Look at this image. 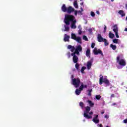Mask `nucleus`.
Instances as JSON below:
<instances>
[{"label": "nucleus", "mask_w": 127, "mask_h": 127, "mask_svg": "<svg viewBox=\"0 0 127 127\" xmlns=\"http://www.w3.org/2000/svg\"><path fill=\"white\" fill-rule=\"evenodd\" d=\"M73 71H75V69H73Z\"/></svg>", "instance_id": "bf43d9fd"}, {"label": "nucleus", "mask_w": 127, "mask_h": 127, "mask_svg": "<svg viewBox=\"0 0 127 127\" xmlns=\"http://www.w3.org/2000/svg\"><path fill=\"white\" fill-rule=\"evenodd\" d=\"M81 91H82L81 90H80V89H76L75 90V94L77 95H80V94H81Z\"/></svg>", "instance_id": "aec40b11"}, {"label": "nucleus", "mask_w": 127, "mask_h": 127, "mask_svg": "<svg viewBox=\"0 0 127 127\" xmlns=\"http://www.w3.org/2000/svg\"><path fill=\"white\" fill-rule=\"evenodd\" d=\"M84 88H87V85H84Z\"/></svg>", "instance_id": "3c124183"}, {"label": "nucleus", "mask_w": 127, "mask_h": 127, "mask_svg": "<svg viewBox=\"0 0 127 127\" xmlns=\"http://www.w3.org/2000/svg\"><path fill=\"white\" fill-rule=\"evenodd\" d=\"M118 69H122V66H118Z\"/></svg>", "instance_id": "de8ad7c7"}, {"label": "nucleus", "mask_w": 127, "mask_h": 127, "mask_svg": "<svg viewBox=\"0 0 127 127\" xmlns=\"http://www.w3.org/2000/svg\"><path fill=\"white\" fill-rule=\"evenodd\" d=\"M92 94V89L88 90V96H91Z\"/></svg>", "instance_id": "2f4dec72"}, {"label": "nucleus", "mask_w": 127, "mask_h": 127, "mask_svg": "<svg viewBox=\"0 0 127 127\" xmlns=\"http://www.w3.org/2000/svg\"><path fill=\"white\" fill-rule=\"evenodd\" d=\"M97 39H98L99 42H104V40L106 39H104V38L102 37V35H101V34H99L98 35Z\"/></svg>", "instance_id": "ddd939ff"}, {"label": "nucleus", "mask_w": 127, "mask_h": 127, "mask_svg": "<svg viewBox=\"0 0 127 127\" xmlns=\"http://www.w3.org/2000/svg\"><path fill=\"white\" fill-rule=\"evenodd\" d=\"M83 123H85V122H86V120L84 119V120H83Z\"/></svg>", "instance_id": "5fc2aeb1"}, {"label": "nucleus", "mask_w": 127, "mask_h": 127, "mask_svg": "<svg viewBox=\"0 0 127 127\" xmlns=\"http://www.w3.org/2000/svg\"><path fill=\"white\" fill-rule=\"evenodd\" d=\"M99 127H103V125L100 124V126H99Z\"/></svg>", "instance_id": "603ef678"}, {"label": "nucleus", "mask_w": 127, "mask_h": 127, "mask_svg": "<svg viewBox=\"0 0 127 127\" xmlns=\"http://www.w3.org/2000/svg\"><path fill=\"white\" fill-rule=\"evenodd\" d=\"M73 11H75V9L72 7V6H69L68 7H67V9L66 10V12H67V13H71V12H73Z\"/></svg>", "instance_id": "4468645a"}, {"label": "nucleus", "mask_w": 127, "mask_h": 127, "mask_svg": "<svg viewBox=\"0 0 127 127\" xmlns=\"http://www.w3.org/2000/svg\"><path fill=\"white\" fill-rule=\"evenodd\" d=\"M91 108L89 106L85 107V110L84 111L83 114V117L85 118V119H87V120H90L93 118V112L91 111Z\"/></svg>", "instance_id": "f03ea898"}, {"label": "nucleus", "mask_w": 127, "mask_h": 127, "mask_svg": "<svg viewBox=\"0 0 127 127\" xmlns=\"http://www.w3.org/2000/svg\"><path fill=\"white\" fill-rule=\"evenodd\" d=\"M71 38L72 39H74V40H75V41H76L77 42H78V43H82L81 42V37H77V36H76V34L72 33L71 34Z\"/></svg>", "instance_id": "0eeeda50"}, {"label": "nucleus", "mask_w": 127, "mask_h": 127, "mask_svg": "<svg viewBox=\"0 0 127 127\" xmlns=\"http://www.w3.org/2000/svg\"><path fill=\"white\" fill-rule=\"evenodd\" d=\"M114 28L113 31L115 32L117 38H120V36H119V29L118 28V25H115L114 26Z\"/></svg>", "instance_id": "1a4fd4ad"}, {"label": "nucleus", "mask_w": 127, "mask_h": 127, "mask_svg": "<svg viewBox=\"0 0 127 127\" xmlns=\"http://www.w3.org/2000/svg\"><path fill=\"white\" fill-rule=\"evenodd\" d=\"M103 83H105L106 84V86H109L110 85V82L109 81V80H108V78H107V76H104L101 77L99 79V84L100 85H102Z\"/></svg>", "instance_id": "423d86ee"}, {"label": "nucleus", "mask_w": 127, "mask_h": 127, "mask_svg": "<svg viewBox=\"0 0 127 127\" xmlns=\"http://www.w3.org/2000/svg\"><path fill=\"white\" fill-rule=\"evenodd\" d=\"M105 119H108L109 118V115H105Z\"/></svg>", "instance_id": "79ce46f5"}, {"label": "nucleus", "mask_w": 127, "mask_h": 127, "mask_svg": "<svg viewBox=\"0 0 127 127\" xmlns=\"http://www.w3.org/2000/svg\"><path fill=\"white\" fill-rule=\"evenodd\" d=\"M90 14L92 17H95V13L94 12L91 11Z\"/></svg>", "instance_id": "473e14b6"}, {"label": "nucleus", "mask_w": 127, "mask_h": 127, "mask_svg": "<svg viewBox=\"0 0 127 127\" xmlns=\"http://www.w3.org/2000/svg\"><path fill=\"white\" fill-rule=\"evenodd\" d=\"M93 53L95 55H98V54H101V56H104V54H103V52L101 51L100 49H98L96 48H95L93 50Z\"/></svg>", "instance_id": "9d476101"}, {"label": "nucleus", "mask_w": 127, "mask_h": 127, "mask_svg": "<svg viewBox=\"0 0 127 127\" xmlns=\"http://www.w3.org/2000/svg\"><path fill=\"white\" fill-rule=\"evenodd\" d=\"M71 84L75 87V88H79L80 86V83H81V80H80V78H74L73 75H71Z\"/></svg>", "instance_id": "7ed1b4c3"}, {"label": "nucleus", "mask_w": 127, "mask_h": 127, "mask_svg": "<svg viewBox=\"0 0 127 127\" xmlns=\"http://www.w3.org/2000/svg\"><path fill=\"white\" fill-rule=\"evenodd\" d=\"M68 17H71V16H68V14L65 15V18L64 19V22L65 24V25H64V31H69V29H70V28L69 27L70 22L68 19Z\"/></svg>", "instance_id": "39448f33"}, {"label": "nucleus", "mask_w": 127, "mask_h": 127, "mask_svg": "<svg viewBox=\"0 0 127 127\" xmlns=\"http://www.w3.org/2000/svg\"><path fill=\"white\" fill-rule=\"evenodd\" d=\"M125 31H127V28H125Z\"/></svg>", "instance_id": "864d4df0"}, {"label": "nucleus", "mask_w": 127, "mask_h": 127, "mask_svg": "<svg viewBox=\"0 0 127 127\" xmlns=\"http://www.w3.org/2000/svg\"><path fill=\"white\" fill-rule=\"evenodd\" d=\"M126 9H127V3L126 4Z\"/></svg>", "instance_id": "6e6d98bb"}, {"label": "nucleus", "mask_w": 127, "mask_h": 127, "mask_svg": "<svg viewBox=\"0 0 127 127\" xmlns=\"http://www.w3.org/2000/svg\"><path fill=\"white\" fill-rule=\"evenodd\" d=\"M80 9H81V11L82 12V11H84V9H83V8H82V7H81L80 8Z\"/></svg>", "instance_id": "49530a36"}, {"label": "nucleus", "mask_w": 127, "mask_h": 127, "mask_svg": "<svg viewBox=\"0 0 127 127\" xmlns=\"http://www.w3.org/2000/svg\"><path fill=\"white\" fill-rule=\"evenodd\" d=\"M88 31L89 32H90V33H92V31H93V30L92 29H88Z\"/></svg>", "instance_id": "e433bc0d"}, {"label": "nucleus", "mask_w": 127, "mask_h": 127, "mask_svg": "<svg viewBox=\"0 0 127 127\" xmlns=\"http://www.w3.org/2000/svg\"><path fill=\"white\" fill-rule=\"evenodd\" d=\"M92 122L95 124H99L100 123V120L99 119V115H94L92 119Z\"/></svg>", "instance_id": "9b49d317"}, {"label": "nucleus", "mask_w": 127, "mask_h": 127, "mask_svg": "<svg viewBox=\"0 0 127 127\" xmlns=\"http://www.w3.org/2000/svg\"><path fill=\"white\" fill-rule=\"evenodd\" d=\"M119 39H114L113 40V42L114 43H116V44H118L119 43Z\"/></svg>", "instance_id": "393cba45"}, {"label": "nucleus", "mask_w": 127, "mask_h": 127, "mask_svg": "<svg viewBox=\"0 0 127 127\" xmlns=\"http://www.w3.org/2000/svg\"><path fill=\"white\" fill-rule=\"evenodd\" d=\"M96 13H97V14L99 15L100 14V11H97Z\"/></svg>", "instance_id": "37998d69"}, {"label": "nucleus", "mask_w": 127, "mask_h": 127, "mask_svg": "<svg viewBox=\"0 0 127 127\" xmlns=\"http://www.w3.org/2000/svg\"><path fill=\"white\" fill-rule=\"evenodd\" d=\"M124 124H127V119L124 120Z\"/></svg>", "instance_id": "a19ab883"}, {"label": "nucleus", "mask_w": 127, "mask_h": 127, "mask_svg": "<svg viewBox=\"0 0 127 127\" xmlns=\"http://www.w3.org/2000/svg\"><path fill=\"white\" fill-rule=\"evenodd\" d=\"M95 98L97 100H100V99H101V95H96Z\"/></svg>", "instance_id": "c756f323"}, {"label": "nucleus", "mask_w": 127, "mask_h": 127, "mask_svg": "<svg viewBox=\"0 0 127 127\" xmlns=\"http://www.w3.org/2000/svg\"><path fill=\"white\" fill-rule=\"evenodd\" d=\"M100 126H101V124H99V123H98V124L97 125V127H100Z\"/></svg>", "instance_id": "a18cd8bd"}, {"label": "nucleus", "mask_w": 127, "mask_h": 127, "mask_svg": "<svg viewBox=\"0 0 127 127\" xmlns=\"http://www.w3.org/2000/svg\"><path fill=\"white\" fill-rule=\"evenodd\" d=\"M67 49H69L71 52H74L73 53L71 54L70 55V52L67 53V55L68 58H70L71 56H73V62L74 63H77L79 61V59H78V57L76 56V54L79 55L80 54V52L82 51V46L81 45H78L76 46V47H74V46H72L71 45H68L67 46Z\"/></svg>", "instance_id": "f257e3e1"}, {"label": "nucleus", "mask_w": 127, "mask_h": 127, "mask_svg": "<svg viewBox=\"0 0 127 127\" xmlns=\"http://www.w3.org/2000/svg\"><path fill=\"white\" fill-rule=\"evenodd\" d=\"M68 16H70V17L68 18V19L69 22H70V21L71 22V28L72 29H75V28H77V26L75 25L77 21L75 19V17L71 15H68Z\"/></svg>", "instance_id": "20e7f679"}, {"label": "nucleus", "mask_w": 127, "mask_h": 127, "mask_svg": "<svg viewBox=\"0 0 127 127\" xmlns=\"http://www.w3.org/2000/svg\"><path fill=\"white\" fill-rule=\"evenodd\" d=\"M116 105H117V103H114L112 104L111 105V106H116Z\"/></svg>", "instance_id": "c03bdc74"}, {"label": "nucleus", "mask_w": 127, "mask_h": 127, "mask_svg": "<svg viewBox=\"0 0 127 127\" xmlns=\"http://www.w3.org/2000/svg\"><path fill=\"white\" fill-rule=\"evenodd\" d=\"M103 42H104L105 46H108V45H109V42H108L107 39H105Z\"/></svg>", "instance_id": "a878e982"}, {"label": "nucleus", "mask_w": 127, "mask_h": 127, "mask_svg": "<svg viewBox=\"0 0 127 127\" xmlns=\"http://www.w3.org/2000/svg\"><path fill=\"white\" fill-rule=\"evenodd\" d=\"M79 106H80V107H81V109H84V103H83V102H80L79 103Z\"/></svg>", "instance_id": "bb28decb"}, {"label": "nucleus", "mask_w": 127, "mask_h": 127, "mask_svg": "<svg viewBox=\"0 0 127 127\" xmlns=\"http://www.w3.org/2000/svg\"><path fill=\"white\" fill-rule=\"evenodd\" d=\"M80 0V1H82L83 0Z\"/></svg>", "instance_id": "13d9d810"}, {"label": "nucleus", "mask_w": 127, "mask_h": 127, "mask_svg": "<svg viewBox=\"0 0 127 127\" xmlns=\"http://www.w3.org/2000/svg\"><path fill=\"white\" fill-rule=\"evenodd\" d=\"M81 5H83V4H84V2H82L81 3H80Z\"/></svg>", "instance_id": "8fccbe9b"}, {"label": "nucleus", "mask_w": 127, "mask_h": 127, "mask_svg": "<svg viewBox=\"0 0 127 127\" xmlns=\"http://www.w3.org/2000/svg\"><path fill=\"white\" fill-rule=\"evenodd\" d=\"M95 47V43H92L91 44V48H94Z\"/></svg>", "instance_id": "f704fd0d"}, {"label": "nucleus", "mask_w": 127, "mask_h": 127, "mask_svg": "<svg viewBox=\"0 0 127 127\" xmlns=\"http://www.w3.org/2000/svg\"><path fill=\"white\" fill-rule=\"evenodd\" d=\"M79 89L82 91L84 89V84L83 83H81V86L79 87Z\"/></svg>", "instance_id": "c85d7f7f"}, {"label": "nucleus", "mask_w": 127, "mask_h": 127, "mask_svg": "<svg viewBox=\"0 0 127 127\" xmlns=\"http://www.w3.org/2000/svg\"><path fill=\"white\" fill-rule=\"evenodd\" d=\"M85 69H86V67H85V66L82 67L81 69V72L82 74H84V71H85Z\"/></svg>", "instance_id": "cd10ccee"}, {"label": "nucleus", "mask_w": 127, "mask_h": 127, "mask_svg": "<svg viewBox=\"0 0 127 127\" xmlns=\"http://www.w3.org/2000/svg\"><path fill=\"white\" fill-rule=\"evenodd\" d=\"M110 47L113 49V50H116V49H117V46L113 44L110 45Z\"/></svg>", "instance_id": "5701e85b"}, {"label": "nucleus", "mask_w": 127, "mask_h": 127, "mask_svg": "<svg viewBox=\"0 0 127 127\" xmlns=\"http://www.w3.org/2000/svg\"><path fill=\"white\" fill-rule=\"evenodd\" d=\"M69 39H70V36H68L67 34H64V41L65 42L66 41H69Z\"/></svg>", "instance_id": "f3484780"}, {"label": "nucleus", "mask_w": 127, "mask_h": 127, "mask_svg": "<svg viewBox=\"0 0 127 127\" xmlns=\"http://www.w3.org/2000/svg\"><path fill=\"white\" fill-rule=\"evenodd\" d=\"M67 8L66 7V5L65 4H64L63 6H62V10L64 12H66L67 11Z\"/></svg>", "instance_id": "dca6fc26"}, {"label": "nucleus", "mask_w": 127, "mask_h": 127, "mask_svg": "<svg viewBox=\"0 0 127 127\" xmlns=\"http://www.w3.org/2000/svg\"><path fill=\"white\" fill-rule=\"evenodd\" d=\"M109 36L110 37V38H114V37H115V34L112 33V32H109Z\"/></svg>", "instance_id": "b1692460"}, {"label": "nucleus", "mask_w": 127, "mask_h": 127, "mask_svg": "<svg viewBox=\"0 0 127 127\" xmlns=\"http://www.w3.org/2000/svg\"><path fill=\"white\" fill-rule=\"evenodd\" d=\"M92 64H93V59L87 62V67L88 70H90L91 69V67H92Z\"/></svg>", "instance_id": "f8f14e48"}, {"label": "nucleus", "mask_w": 127, "mask_h": 127, "mask_svg": "<svg viewBox=\"0 0 127 127\" xmlns=\"http://www.w3.org/2000/svg\"><path fill=\"white\" fill-rule=\"evenodd\" d=\"M83 40H85V41H88V38H87V36H83Z\"/></svg>", "instance_id": "7c9ffc66"}, {"label": "nucleus", "mask_w": 127, "mask_h": 127, "mask_svg": "<svg viewBox=\"0 0 127 127\" xmlns=\"http://www.w3.org/2000/svg\"><path fill=\"white\" fill-rule=\"evenodd\" d=\"M82 30H78V34H82Z\"/></svg>", "instance_id": "58836bf2"}, {"label": "nucleus", "mask_w": 127, "mask_h": 127, "mask_svg": "<svg viewBox=\"0 0 127 127\" xmlns=\"http://www.w3.org/2000/svg\"><path fill=\"white\" fill-rule=\"evenodd\" d=\"M90 49H87L86 52V55L87 56V57H89V58H90Z\"/></svg>", "instance_id": "412c9836"}, {"label": "nucleus", "mask_w": 127, "mask_h": 127, "mask_svg": "<svg viewBox=\"0 0 127 127\" xmlns=\"http://www.w3.org/2000/svg\"><path fill=\"white\" fill-rule=\"evenodd\" d=\"M87 103H88L90 107H94V102H92L91 100H87Z\"/></svg>", "instance_id": "6ab92c4d"}, {"label": "nucleus", "mask_w": 127, "mask_h": 127, "mask_svg": "<svg viewBox=\"0 0 127 127\" xmlns=\"http://www.w3.org/2000/svg\"><path fill=\"white\" fill-rule=\"evenodd\" d=\"M118 13L121 15L122 17L126 16V13L123 10H119Z\"/></svg>", "instance_id": "2eb2a0df"}, {"label": "nucleus", "mask_w": 127, "mask_h": 127, "mask_svg": "<svg viewBox=\"0 0 127 127\" xmlns=\"http://www.w3.org/2000/svg\"><path fill=\"white\" fill-rule=\"evenodd\" d=\"M75 68L77 69V70L79 69V64H75Z\"/></svg>", "instance_id": "72a5a7b5"}, {"label": "nucleus", "mask_w": 127, "mask_h": 127, "mask_svg": "<svg viewBox=\"0 0 127 127\" xmlns=\"http://www.w3.org/2000/svg\"><path fill=\"white\" fill-rule=\"evenodd\" d=\"M115 97V94H112L111 96V99H113V98Z\"/></svg>", "instance_id": "ea45409f"}, {"label": "nucleus", "mask_w": 127, "mask_h": 127, "mask_svg": "<svg viewBox=\"0 0 127 127\" xmlns=\"http://www.w3.org/2000/svg\"><path fill=\"white\" fill-rule=\"evenodd\" d=\"M117 60L120 65H121V66H126V61L124 59L120 60V57H118L117 58Z\"/></svg>", "instance_id": "6e6552de"}, {"label": "nucleus", "mask_w": 127, "mask_h": 127, "mask_svg": "<svg viewBox=\"0 0 127 127\" xmlns=\"http://www.w3.org/2000/svg\"><path fill=\"white\" fill-rule=\"evenodd\" d=\"M73 5L75 8H78L79 7V6L78 5V2L77 1H74L73 3Z\"/></svg>", "instance_id": "4be33fe9"}, {"label": "nucleus", "mask_w": 127, "mask_h": 127, "mask_svg": "<svg viewBox=\"0 0 127 127\" xmlns=\"http://www.w3.org/2000/svg\"><path fill=\"white\" fill-rule=\"evenodd\" d=\"M79 14L80 15H82L83 14V13H82L81 11L79 10L78 11L77 10L74 11V15H77V14Z\"/></svg>", "instance_id": "a211bd4d"}, {"label": "nucleus", "mask_w": 127, "mask_h": 127, "mask_svg": "<svg viewBox=\"0 0 127 127\" xmlns=\"http://www.w3.org/2000/svg\"><path fill=\"white\" fill-rule=\"evenodd\" d=\"M104 32H106V31H107V26L106 25H104Z\"/></svg>", "instance_id": "c9c22d12"}, {"label": "nucleus", "mask_w": 127, "mask_h": 127, "mask_svg": "<svg viewBox=\"0 0 127 127\" xmlns=\"http://www.w3.org/2000/svg\"><path fill=\"white\" fill-rule=\"evenodd\" d=\"M78 28L79 30H82V27H81V25H78Z\"/></svg>", "instance_id": "4c0bfd02"}, {"label": "nucleus", "mask_w": 127, "mask_h": 127, "mask_svg": "<svg viewBox=\"0 0 127 127\" xmlns=\"http://www.w3.org/2000/svg\"><path fill=\"white\" fill-rule=\"evenodd\" d=\"M111 1H114V0H111Z\"/></svg>", "instance_id": "4d7b16f0"}, {"label": "nucleus", "mask_w": 127, "mask_h": 127, "mask_svg": "<svg viewBox=\"0 0 127 127\" xmlns=\"http://www.w3.org/2000/svg\"><path fill=\"white\" fill-rule=\"evenodd\" d=\"M101 114H102V115H104V114H105V112H104V111H103V112H101Z\"/></svg>", "instance_id": "09e8293b"}]
</instances>
